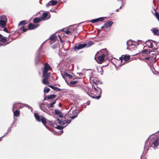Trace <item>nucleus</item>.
Segmentation results:
<instances>
[{
	"instance_id": "1",
	"label": "nucleus",
	"mask_w": 159,
	"mask_h": 159,
	"mask_svg": "<svg viewBox=\"0 0 159 159\" xmlns=\"http://www.w3.org/2000/svg\"><path fill=\"white\" fill-rule=\"evenodd\" d=\"M49 70H52L51 66L48 63H45L43 70V79L42 80L43 83L44 84L47 85L49 84L48 80L49 78L51 73L48 72Z\"/></svg>"
},
{
	"instance_id": "2",
	"label": "nucleus",
	"mask_w": 159,
	"mask_h": 159,
	"mask_svg": "<svg viewBox=\"0 0 159 159\" xmlns=\"http://www.w3.org/2000/svg\"><path fill=\"white\" fill-rule=\"evenodd\" d=\"M145 145L149 147L156 148L159 145V135L157 136L153 137L151 139H148L145 143Z\"/></svg>"
},
{
	"instance_id": "3",
	"label": "nucleus",
	"mask_w": 159,
	"mask_h": 159,
	"mask_svg": "<svg viewBox=\"0 0 159 159\" xmlns=\"http://www.w3.org/2000/svg\"><path fill=\"white\" fill-rule=\"evenodd\" d=\"M34 117L37 121L39 122H41L46 127L48 128L46 124L48 123L49 124L51 123L50 121L47 120L45 117L43 116H40L37 113L34 114Z\"/></svg>"
},
{
	"instance_id": "4",
	"label": "nucleus",
	"mask_w": 159,
	"mask_h": 159,
	"mask_svg": "<svg viewBox=\"0 0 159 159\" xmlns=\"http://www.w3.org/2000/svg\"><path fill=\"white\" fill-rule=\"evenodd\" d=\"M78 113L77 110H73L71 109L68 112V114H66L64 116L65 119L71 120L74 119L77 117Z\"/></svg>"
},
{
	"instance_id": "5",
	"label": "nucleus",
	"mask_w": 159,
	"mask_h": 159,
	"mask_svg": "<svg viewBox=\"0 0 159 159\" xmlns=\"http://www.w3.org/2000/svg\"><path fill=\"white\" fill-rule=\"evenodd\" d=\"M93 90L97 93V95H98V96H95V95H93L91 97L92 98H95L96 99H99L101 97V94L102 93V90L100 88L98 87L97 86H96V87H94L93 88Z\"/></svg>"
},
{
	"instance_id": "6",
	"label": "nucleus",
	"mask_w": 159,
	"mask_h": 159,
	"mask_svg": "<svg viewBox=\"0 0 159 159\" xmlns=\"http://www.w3.org/2000/svg\"><path fill=\"white\" fill-rule=\"evenodd\" d=\"M99 52H98L95 55V59H96V58H98V62L99 63L101 64L104 61L105 55V54H102L101 56H99Z\"/></svg>"
},
{
	"instance_id": "7",
	"label": "nucleus",
	"mask_w": 159,
	"mask_h": 159,
	"mask_svg": "<svg viewBox=\"0 0 159 159\" xmlns=\"http://www.w3.org/2000/svg\"><path fill=\"white\" fill-rule=\"evenodd\" d=\"M90 81L91 84H96L97 85L100 83L99 80L97 78L94 77L92 75L90 77Z\"/></svg>"
},
{
	"instance_id": "8",
	"label": "nucleus",
	"mask_w": 159,
	"mask_h": 159,
	"mask_svg": "<svg viewBox=\"0 0 159 159\" xmlns=\"http://www.w3.org/2000/svg\"><path fill=\"white\" fill-rule=\"evenodd\" d=\"M86 45L85 43L83 44H78L75 45L74 47L75 51L78 50L80 49L86 47Z\"/></svg>"
},
{
	"instance_id": "9",
	"label": "nucleus",
	"mask_w": 159,
	"mask_h": 159,
	"mask_svg": "<svg viewBox=\"0 0 159 159\" xmlns=\"http://www.w3.org/2000/svg\"><path fill=\"white\" fill-rule=\"evenodd\" d=\"M151 52L149 50L144 49L141 51V53L142 54V56H147L150 55Z\"/></svg>"
},
{
	"instance_id": "10",
	"label": "nucleus",
	"mask_w": 159,
	"mask_h": 159,
	"mask_svg": "<svg viewBox=\"0 0 159 159\" xmlns=\"http://www.w3.org/2000/svg\"><path fill=\"white\" fill-rule=\"evenodd\" d=\"M38 24H34L32 23H30L28 26V29L29 30L34 29L39 26Z\"/></svg>"
},
{
	"instance_id": "11",
	"label": "nucleus",
	"mask_w": 159,
	"mask_h": 159,
	"mask_svg": "<svg viewBox=\"0 0 159 159\" xmlns=\"http://www.w3.org/2000/svg\"><path fill=\"white\" fill-rule=\"evenodd\" d=\"M57 120L59 121L58 123L61 125H64L66 123L69 124L71 122V120L68 119H65L64 122L61 121L58 118L57 119Z\"/></svg>"
},
{
	"instance_id": "12",
	"label": "nucleus",
	"mask_w": 159,
	"mask_h": 159,
	"mask_svg": "<svg viewBox=\"0 0 159 159\" xmlns=\"http://www.w3.org/2000/svg\"><path fill=\"white\" fill-rule=\"evenodd\" d=\"M57 3V2L56 1L52 0L49 1L47 4L46 6L47 7H48L50 6L55 5Z\"/></svg>"
},
{
	"instance_id": "13",
	"label": "nucleus",
	"mask_w": 159,
	"mask_h": 159,
	"mask_svg": "<svg viewBox=\"0 0 159 159\" xmlns=\"http://www.w3.org/2000/svg\"><path fill=\"white\" fill-rule=\"evenodd\" d=\"M152 40H148L145 42V44L148 45L149 48H152Z\"/></svg>"
},
{
	"instance_id": "14",
	"label": "nucleus",
	"mask_w": 159,
	"mask_h": 159,
	"mask_svg": "<svg viewBox=\"0 0 159 159\" xmlns=\"http://www.w3.org/2000/svg\"><path fill=\"white\" fill-rule=\"evenodd\" d=\"M56 36L54 35H52L49 38L50 44H52L55 42Z\"/></svg>"
},
{
	"instance_id": "15",
	"label": "nucleus",
	"mask_w": 159,
	"mask_h": 159,
	"mask_svg": "<svg viewBox=\"0 0 159 159\" xmlns=\"http://www.w3.org/2000/svg\"><path fill=\"white\" fill-rule=\"evenodd\" d=\"M62 30L67 34L70 35L72 34V32L70 30V29L69 28H64L62 29Z\"/></svg>"
},
{
	"instance_id": "16",
	"label": "nucleus",
	"mask_w": 159,
	"mask_h": 159,
	"mask_svg": "<svg viewBox=\"0 0 159 159\" xmlns=\"http://www.w3.org/2000/svg\"><path fill=\"white\" fill-rule=\"evenodd\" d=\"M55 113L57 115L59 116V118H62L63 117V114L61 112L58 110L56 109L55 111Z\"/></svg>"
},
{
	"instance_id": "17",
	"label": "nucleus",
	"mask_w": 159,
	"mask_h": 159,
	"mask_svg": "<svg viewBox=\"0 0 159 159\" xmlns=\"http://www.w3.org/2000/svg\"><path fill=\"white\" fill-rule=\"evenodd\" d=\"M113 24L112 21H108L104 24L105 27L106 28L111 27Z\"/></svg>"
},
{
	"instance_id": "18",
	"label": "nucleus",
	"mask_w": 159,
	"mask_h": 159,
	"mask_svg": "<svg viewBox=\"0 0 159 159\" xmlns=\"http://www.w3.org/2000/svg\"><path fill=\"white\" fill-rule=\"evenodd\" d=\"M7 21L0 19V26L2 28L5 27L6 25Z\"/></svg>"
},
{
	"instance_id": "19",
	"label": "nucleus",
	"mask_w": 159,
	"mask_h": 159,
	"mask_svg": "<svg viewBox=\"0 0 159 159\" xmlns=\"http://www.w3.org/2000/svg\"><path fill=\"white\" fill-rule=\"evenodd\" d=\"M56 96L55 94H52L48 96L47 97H45L44 98V100H46L47 99H53L56 98Z\"/></svg>"
},
{
	"instance_id": "20",
	"label": "nucleus",
	"mask_w": 159,
	"mask_h": 159,
	"mask_svg": "<svg viewBox=\"0 0 159 159\" xmlns=\"http://www.w3.org/2000/svg\"><path fill=\"white\" fill-rule=\"evenodd\" d=\"M41 20L42 19L41 18H35L34 19L33 22L34 23H37L40 22Z\"/></svg>"
},
{
	"instance_id": "21",
	"label": "nucleus",
	"mask_w": 159,
	"mask_h": 159,
	"mask_svg": "<svg viewBox=\"0 0 159 159\" xmlns=\"http://www.w3.org/2000/svg\"><path fill=\"white\" fill-rule=\"evenodd\" d=\"M0 41L3 43L7 41V39L0 34Z\"/></svg>"
},
{
	"instance_id": "22",
	"label": "nucleus",
	"mask_w": 159,
	"mask_h": 159,
	"mask_svg": "<svg viewBox=\"0 0 159 159\" xmlns=\"http://www.w3.org/2000/svg\"><path fill=\"white\" fill-rule=\"evenodd\" d=\"M122 56L123 57V60L125 61H128L130 58V56L128 55H123Z\"/></svg>"
},
{
	"instance_id": "23",
	"label": "nucleus",
	"mask_w": 159,
	"mask_h": 159,
	"mask_svg": "<svg viewBox=\"0 0 159 159\" xmlns=\"http://www.w3.org/2000/svg\"><path fill=\"white\" fill-rule=\"evenodd\" d=\"M153 32L154 34L158 35H159V31L157 29H153Z\"/></svg>"
},
{
	"instance_id": "24",
	"label": "nucleus",
	"mask_w": 159,
	"mask_h": 159,
	"mask_svg": "<svg viewBox=\"0 0 159 159\" xmlns=\"http://www.w3.org/2000/svg\"><path fill=\"white\" fill-rule=\"evenodd\" d=\"M27 24L26 21L25 20H22L20 21L18 24V26H20L22 25H25Z\"/></svg>"
},
{
	"instance_id": "25",
	"label": "nucleus",
	"mask_w": 159,
	"mask_h": 159,
	"mask_svg": "<svg viewBox=\"0 0 159 159\" xmlns=\"http://www.w3.org/2000/svg\"><path fill=\"white\" fill-rule=\"evenodd\" d=\"M48 15V14L46 12L43 13L42 16V17H41V19H45Z\"/></svg>"
},
{
	"instance_id": "26",
	"label": "nucleus",
	"mask_w": 159,
	"mask_h": 159,
	"mask_svg": "<svg viewBox=\"0 0 159 159\" xmlns=\"http://www.w3.org/2000/svg\"><path fill=\"white\" fill-rule=\"evenodd\" d=\"M64 75L65 76L68 77L69 79H72L73 78V76L66 72L64 73Z\"/></svg>"
},
{
	"instance_id": "27",
	"label": "nucleus",
	"mask_w": 159,
	"mask_h": 159,
	"mask_svg": "<svg viewBox=\"0 0 159 159\" xmlns=\"http://www.w3.org/2000/svg\"><path fill=\"white\" fill-rule=\"evenodd\" d=\"M77 82H78L77 80H75V81L71 80V81H70V84L71 85H69L70 86L73 87L74 85L75 84L77 83Z\"/></svg>"
},
{
	"instance_id": "28",
	"label": "nucleus",
	"mask_w": 159,
	"mask_h": 159,
	"mask_svg": "<svg viewBox=\"0 0 159 159\" xmlns=\"http://www.w3.org/2000/svg\"><path fill=\"white\" fill-rule=\"evenodd\" d=\"M86 45V47H88L91 46L93 44V43L92 41H89L87 43H85Z\"/></svg>"
},
{
	"instance_id": "29",
	"label": "nucleus",
	"mask_w": 159,
	"mask_h": 159,
	"mask_svg": "<svg viewBox=\"0 0 159 159\" xmlns=\"http://www.w3.org/2000/svg\"><path fill=\"white\" fill-rule=\"evenodd\" d=\"M14 116L16 117L19 116L20 115L19 111L17 110H16L14 112Z\"/></svg>"
},
{
	"instance_id": "30",
	"label": "nucleus",
	"mask_w": 159,
	"mask_h": 159,
	"mask_svg": "<svg viewBox=\"0 0 159 159\" xmlns=\"http://www.w3.org/2000/svg\"><path fill=\"white\" fill-rule=\"evenodd\" d=\"M20 30L23 31V32H25L28 30V29H25L24 26H22L20 28Z\"/></svg>"
},
{
	"instance_id": "31",
	"label": "nucleus",
	"mask_w": 159,
	"mask_h": 159,
	"mask_svg": "<svg viewBox=\"0 0 159 159\" xmlns=\"http://www.w3.org/2000/svg\"><path fill=\"white\" fill-rule=\"evenodd\" d=\"M0 19L6 21H7V17L5 16H1Z\"/></svg>"
},
{
	"instance_id": "32",
	"label": "nucleus",
	"mask_w": 159,
	"mask_h": 159,
	"mask_svg": "<svg viewBox=\"0 0 159 159\" xmlns=\"http://www.w3.org/2000/svg\"><path fill=\"white\" fill-rule=\"evenodd\" d=\"M50 89L49 88H46V87L44 88V93H48L50 91Z\"/></svg>"
},
{
	"instance_id": "33",
	"label": "nucleus",
	"mask_w": 159,
	"mask_h": 159,
	"mask_svg": "<svg viewBox=\"0 0 159 159\" xmlns=\"http://www.w3.org/2000/svg\"><path fill=\"white\" fill-rule=\"evenodd\" d=\"M105 18H106V17H101L98 18L97 19L98 21H103V20H104Z\"/></svg>"
},
{
	"instance_id": "34",
	"label": "nucleus",
	"mask_w": 159,
	"mask_h": 159,
	"mask_svg": "<svg viewBox=\"0 0 159 159\" xmlns=\"http://www.w3.org/2000/svg\"><path fill=\"white\" fill-rule=\"evenodd\" d=\"M91 94L93 95H95V96H97V93H96L95 91L93 90V88H92V90L91 91Z\"/></svg>"
},
{
	"instance_id": "35",
	"label": "nucleus",
	"mask_w": 159,
	"mask_h": 159,
	"mask_svg": "<svg viewBox=\"0 0 159 159\" xmlns=\"http://www.w3.org/2000/svg\"><path fill=\"white\" fill-rule=\"evenodd\" d=\"M155 16L159 21V13L155 11Z\"/></svg>"
},
{
	"instance_id": "36",
	"label": "nucleus",
	"mask_w": 159,
	"mask_h": 159,
	"mask_svg": "<svg viewBox=\"0 0 159 159\" xmlns=\"http://www.w3.org/2000/svg\"><path fill=\"white\" fill-rule=\"evenodd\" d=\"M64 127H61V126H60V125H58L57 127H56V128L57 129H59V130H61V129H63L64 128Z\"/></svg>"
},
{
	"instance_id": "37",
	"label": "nucleus",
	"mask_w": 159,
	"mask_h": 159,
	"mask_svg": "<svg viewBox=\"0 0 159 159\" xmlns=\"http://www.w3.org/2000/svg\"><path fill=\"white\" fill-rule=\"evenodd\" d=\"M129 45H130V46L131 47V48H133L134 49L136 47V46L135 45L133 44V43H131V44H129Z\"/></svg>"
},
{
	"instance_id": "38",
	"label": "nucleus",
	"mask_w": 159,
	"mask_h": 159,
	"mask_svg": "<svg viewBox=\"0 0 159 159\" xmlns=\"http://www.w3.org/2000/svg\"><path fill=\"white\" fill-rule=\"evenodd\" d=\"M92 23H94L98 22L97 19L92 20L90 21Z\"/></svg>"
},
{
	"instance_id": "39",
	"label": "nucleus",
	"mask_w": 159,
	"mask_h": 159,
	"mask_svg": "<svg viewBox=\"0 0 159 159\" xmlns=\"http://www.w3.org/2000/svg\"><path fill=\"white\" fill-rule=\"evenodd\" d=\"M11 128H9L7 131V132L5 134V135H4V136H5L10 131H11Z\"/></svg>"
},
{
	"instance_id": "40",
	"label": "nucleus",
	"mask_w": 159,
	"mask_h": 159,
	"mask_svg": "<svg viewBox=\"0 0 159 159\" xmlns=\"http://www.w3.org/2000/svg\"><path fill=\"white\" fill-rule=\"evenodd\" d=\"M54 90L56 91H61V89L56 87H55Z\"/></svg>"
},
{
	"instance_id": "41",
	"label": "nucleus",
	"mask_w": 159,
	"mask_h": 159,
	"mask_svg": "<svg viewBox=\"0 0 159 159\" xmlns=\"http://www.w3.org/2000/svg\"><path fill=\"white\" fill-rule=\"evenodd\" d=\"M3 30L5 32H7V33H9V31H8V30L7 29L6 27H4V28Z\"/></svg>"
},
{
	"instance_id": "42",
	"label": "nucleus",
	"mask_w": 159,
	"mask_h": 159,
	"mask_svg": "<svg viewBox=\"0 0 159 159\" xmlns=\"http://www.w3.org/2000/svg\"><path fill=\"white\" fill-rule=\"evenodd\" d=\"M77 74H78L80 76V77H82L83 76V74L82 73H77Z\"/></svg>"
},
{
	"instance_id": "43",
	"label": "nucleus",
	"mask_w": 159,
	"mask_h": 159,
	"mask_svg": "<svg viewBox=\"0 0 159 159\" xmlns=\"http://www.w3.org/2000/svg\"><path fill=\"white\" fill-rule=\"evenodd\" d=\"M48 86L49 87H50V88H51L52 89H53L54 90L55 89V87H54V86H53L52 85H48Z\"/></svg>"
},
{
	"instance_id": "44",
	"label": "nucleus",
	"mask_w": 159,
	"mask_h": 159,
	"mask_svg": "<svg viewBox=\"0 0 159 159\" xmlns=\"http://www.w3.org/2000/svg\"><path fill=\"white\" fill-rule=\"evenodd\" d=\"M106 29V28H105V26H104V25L103 26H102L101 28V30H102V29H103V30H105V29Z\"/></svg>"
},
{
	"instance_id": "45",
	"label": "nucleus",
	"mask_w": 159,
	"mask_h": 159,
	"mask_svg": "<svg viewBox=\"0 0 159 159\" xmlns=\"http://www.w3.org/2000/svg\"><path fill=\"white\" fill-rule=\"evenodd\" d=\"M102 30H101V29H97V34H99L100 32L102 31Z\"/></svg>"
},
{
	"instance_id": "46",
	"label": "nucleus",
	"mask_w": 159,
	"mask_h": 159,
	"mask_svg": "<svg viewBox=\"0 0 159 159\" xmlns=\"http://www.w3.org/2000/svg\"><path fill=\"white\" fill-rule=\"evenodd\" d=\"M58 36H59V39H60V42H61V43H63V40H62V39H61V37L59 35H58Z\"/></svg>"
},
{
	"instance_id": "47",
	"label": "nucleus",
	"mask_w": 159,
	"mask_h": 159,
	"mask_svg": "<svg viewBox=\"0 0 159 159\" xmlns=\"http://www.w3.org/2000/svg\"><path fill=\"white\" fill-rule=\"evenodd\" d=\"M119 59L121 60V61L122 62L123 59V57L122 56V55L121 57H119Z\"/></svg>"
},
{
	"instance_id": "48",
	"label": "nucleus",
	"mask_w": 159,
	"mask_h": 159,
	"mask_svg": "<svg viewBox=\"0 0 159 159\" xmlns=\"http://www.w3.org/2000/svg\"><path fill=\"white\" fill-rule=\"evenodd\" d=\"M50 107H52V108H53L54 107V105L52 103H50Z\"/></svg>"
},
{
	"instance_id": "49",
	"label": "nucleus",
	"mask_w": 159,
	"mask_h": 159,
	"mask_svg": "<svg viewBox=\"0 0 159 159\" xmlns=\"http://www.w3.org/2000/svg\"><path fill=\"white\" fill-rule=\"evenodd\" d=\"M144 59L145 60H149L150 59V57H146L144 58Z\"/></svg>"
},
{
	"instance_id": "50",
	"label": "nucleus",
	"mask_w": 159,
	"mask_h": 159,
	"mask_svg": "<svg viewBox=\"0 0 159 159\" xmlns=\"http://www.w3.org/2000/svg\"><path fill=\"white\" fill-rule=\"evenodd\" d=\"M56 100H55V101H54V102H52V103L53 104H55L56 103Z\"/></svg>"
},
{
	"instance_id": "51",
	"label": "nucleus",
	"mask_w": 159,
	"mask_h": 159,
	"mask_svg": "<svg viewBox=\"0 0 159 159\" xmlns=\"http://www.w3.org/2000/svg\"><path fill=\"white\" fill-rule=\"evenodd\" d=\"M121 8V6H120V8L118 9H116V11H118L119 9H120Z\"/></svg>"
},
{
	"instance_id": "52",
	"label": "nucleus",
	"mask_w": 159,
	"mask_h": 159,
	"mask_svg": "<svg viewBox=\"0 0 159 159\" xmlns=\"http://www.w3.org/2000/svg\"><path fill=\"white\" fill-rule=\"evenodd\" d=\"M79 78H80V77H75V78H74V79H79Z\"/></svg>"
},
{
	"instance_id": "53",
	"label": "nucleus",
	"mask_w": 159,
	"mask_h": 159,
	"mask_svg": "<svg viewBox=\"0 0 159 159\" xmlns=\"http://www.w3.org/2000/svg\"><path fill=\"white\" fill-rule=\"evenodd\" d=\"M59 106L60 107H61V103H59Z\"/></svg>"
},
{
	"instance_id": "54",
	"label": "nucleus",
	"mask_w": 159,
	"mask_h": 159,
	"mask_svg": "<svg viewBox=\"0 0 159 159\" xmlns=\"http://www.w3.org/2000/svg\"><path fill=\"white\" fill-rule=\"evenodd\" d=\"M4 136H2V137H1L0 138V140Z\"/></svg>"
},
{
	"instance_id": "55",
	"label": "nucleus",
	"mask_w": 159,
	"mask_h": 159,
	"mask_svg": "<svg viewBox=\"0 0 159 159\" xmlns=\"http://www.w3.org/2000/svg\"><path fill=\"white\" fill-rule=\"evenodd\" d=\"M153 56H155V58L156 57V55H155V54H153Z\"/></svg>"
},
{
	"instance_id": "56",
	"label": "nucleus",
	"mask_w": 159,
	"mask_h": 159,
	"mask_svg": "<svg viewBox=\"0 0 159 159\" xmlns=\"http://www.w3.org/2000/svg\"><path fill=\"white\" fill-rule=\"evenodd\" d=\"M145 59H144H144H143V61H145Z\"/></svg>"
}]
</instances>
